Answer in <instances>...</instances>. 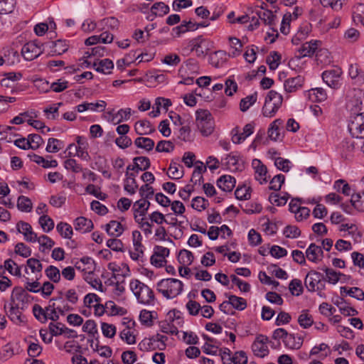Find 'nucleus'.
<instances>
[{
    "label": "nucleus",
    "mask_w": 364,
    "mask_h": 364,
    "mask_svg": "<svg viewBox=\"0 0 364 364\" xmlns=\"http://www.w3.org/2000/svg\"><path fill=\"white\" fill-rule=\"evenodd\" d=\"M183 287V282L173 278L163 279L157 283V290L168 299L178 296L182 292Z\"/></svg>",
    "instance_id": "nucleus-1"
},
{
    "label": "nucleus",
    "mask_w": 364,
    "mask_h": 364,
    "mask_svg": "<svg viewBox=\"0 0 364 364\" xmlns=\"http://www.w3.org/2000/svg\"><path fill=\"white\" fill-rule=\"evenodd\" d=\"M130 289L136 297L138 302L144 305H154V294L147 285L137 279L131 281Z\"/></svg>",
    "instance_id": "nucleus-2"
},
{
    "label": "nucleus",
    "mask_w": 364,
    "mask_h": 364,
    "mask_svg": "<svg viewBox=\"0 0 364 364\" xmlns=\"http://www.w3.org/2000/svg\"><path fill=\"white\" fill-rule=\"evenodd\" d=\"M283 97L281 94L274 90H270L264 101V105L262 107V114L266 117H272L274 116L277 110L282 106Z\"/></svg>",
    "instance_id": "nucleus-3"
},
{
    "label": "nucleus",
    "mask_w": 364,
    "mask_h": 364,
    "mask_svg": "<svg viewBox=\"0 0 364 364\" xmlns=\"http://www.w3.org/2000/svg\"><path fill=\"white\" fill-rule=\"evenodd\" d=\"M346 108L350 114L361 112L364 92L360 88H349L346 92Z\"/></svg>",
    "instance_id": "nucleus-4"
},
{
    "label": "nucleus",
    "mask_w": 364,
    "mask_h": 364,
    "mask_svg": "<svg viewBox=\"0 0 364 364\" xmlns=\"http://www.w3.org/2000/svg\"><path fill=\"white\" fill-rule=\"evenodd\" d=\"M348 129L352 136L364 138V112L350 114Z\"/></svg>",
    "instance_id": "nucleus-5"
},
{
    "label": "nucleus",
    "mask_w": 364,
    "mask_h": 364,
    "mask_svg": "<svg viewBox=\"0 0 364 364\" xmlns=\"http://www.w3.org/2000/svg\"><path fill=\"white\" fill-rule=\"evenodd\" d=\"M342 73L343 71L341 68L335 67L323 72L322 79L330 87L338 89L341 85V77Z\"/></svg>",
    "instance_id": "nucleus-6"
},
{
    "label": "nucleus",
    "mask_w": 364,
    "mask_h": 364,
    "mask_svg": "<svg viewBox=\"0 0 364 364\" xmlns=\"http://www.w3.org/2000/svg\"><path fill=\"white\" fill-rule=\"evenodd\" d=\"M43 53V44L38 41H33L26 43L22 49L21 54L26 60L31 61L38 58Z\"/></svg>",
    "instance_id": "nucleus-7"
},
{
    "label": "nucleus",
    "mask_w": 364,
    "mask_h": 364,
    "mask_svg": "<svg viewBox=\"0 0 364 364\" xmlns=\"http://www.w3.org/2000/svg\"><path fill=\"white\" fill-rule=\"evenodd\" d=\"M323 279L324 277L321 273L315 270H311L306 276L304 284L309 291H315L321 289L319 284Z\"/></svg>",
    "instance_id": "nucleus-8"
},
{
    "label": "nucleus",
    "mask_w": 364,
    "mask_h": 364,
    "mask_svg": "<svg viewBox=\"0 0 364 364\" xmlns=\"http://www.w3.org/2000/svg\"><path fill=\"white\" fill-rule=\"evenodd\" d=\"M267 340V337L263 335H259L253 342L252 345V350L256 356L264 358L268 354L269 350L266 344Z\"/></svg>",
    "instance_id": "nucleus-9"
},
{
    "label": "nucleus",
    "mask_w": 364,
    "mask_h": 364,
    "mask_svg": "<svg viewBox=\"0 0 364 364\" xmlns=\"http://www.w3.org/2000/svg\"><path fill=\"white\" fill-rule=\"evenodd\" d=\"M17 231L22 233L24 239L27 242H36L37 241V234L33 231L31 225L23 221H19L16 224Z\"/></svg>",
    "instance_id": "nucleus-10"
},
{
    "label": "nucleus",
    "mask_w": 364,
    "mask_h": 364,
    "mask_svg": "<svg viewBox=\"0 0 364 364\" xmlns=\"http://www.w3.org/2000/svg\"><path fill=\"white\" fill-rule=\"evenodd\" d=\"M189 47L192 51L196 52L198 57L203 56L208 50V41L202 36L192 39L189 42Z\"/></svg>",
    "instance_id": "nucleus-11"
},
{
    "label": "nucleus",
    "mask_w": 364,
    "mask_h": 364,
    "mask_svg": "<svg viewBox=\"0 0 364 364\" xmlns=\"http://www.w3.org/2000/svg\"><path fill=\"white\" fill-rule=\"evenodd\" d=\"M321 43L320 41L316 40H311L309 42L304 43L298 50V58H301L307 56L311 57L315 53Z\"/></svg>",
    "instance_id": "nucleus-12"
},
{
    "label": "nucleus",
    "mask_w": 364,
    "mask_h": 364,
    "mask_svg": "<svg viewBox=\"0 0 364 364\" xmlns=\"http://www.w3.org/2000/svg\"><path fill=\"white\" fill-rule=\"evenodd\" d=\"M225 161L228 168L231 171H241L244 168V161L237 154H229Z\"/></svg>",
    "instance_id": "nucleus-13"
},
{
    "label": "nucleus",
    "mask_w": 364,
    "mask_h": 364,
    "mask_svg": "<svg viewBox=\"0 0 364 364\" xmlns=\"http://www.w3.org/2000/svg\"><path fill=\"white\" fill-rule=\"evenodd\" d=\"M252 166L255 169V178L259 181L260 184H263L267 181V168L259 159H254Z\"/></svg>",
    "instance_id": "nucleus-14"
},
{
    "label": "nucleus",
    "mask_w": 364,
    "mask_h": 364,
    "mask_svg": "<svg viewBox=\"0 0 364 364\" xmlns=\"http://www.w3.org/2000/svg\"><path fill=\"white\" fill-rule=\"evenodd\" d=\"M24 306H21L20 304L13 302L9 304V310L6 311V314L9 319L14 323H19L22 321L21 314L22 310Z\"/></svg>",
    "instance_id": "nucleus-15"
},
{
    "label": "nucleus",
    "mask_w": 364,
    "mask_h": 364,
    "mask_svg": "<svg viewBox=\"0 0 364 364\" xmlns=\"http://www.w3.org/2000/svg\"><path fill=\"white\" fill-rule=\"evenodd\" d=\"M303 83L304 77L301 75H297L285 80L284 88L287 92H294L302 87Z\"/></svg>",
    "instance_id": "nucleus-16"
},
{
    "label": "nucleus",
    "mask_w": 364,
    "mask_h": 364,
    "mask_svg": "<svg viewBox=\"0 0 364 364\" xmlns=\"http://www.w3.org/2000/svg\"><path fill=\"white\" fill-rule=\"evenodd\" d=\"M236 184L235 178L230 175L221 176L217 180V186L225 192H230L235 188Z\"/></svg>",
    "instance_id": "nucleus-17"
},
{
    "label": "nucleus",
    "mask_w": 364,
    "mask_h": 364,
    "mask_svg": "<svg viewBox=\"0 0 364 364\" xmlns=\"http://www.w3.org/2000/svg\"><path fill=\"white\" fill-rule=\"evenodd\" d=\"M306 257L312 262H318L323 257V250L321 246L316 245L314 243L310 244L306 250Z\"/></svg>",
    "instance_id": "nucleus-18"
},
{
    "label": "nucleus",
    "mask_w": 364,
    "mask_h": 364,
    "mask_svg": "<svg viewBox=\"0 0 364 364\" xmlns=\"http://www.w3.org/2000/svg\"><path fill=\"white\" fill-rule=\"evenodd\" d=\"M75 268L85 273L90 274L95 270V261L90 257H83L80 261L75 262Z\"/></svg>",
    "instance_id": "nucleus-19"
},
{
    "label": "nucleus",
    "mask_w": 364,
    "mask_h": 364,
    "mask_svg": "<svg viewBox=\"0 0 364 364\" xmlns=\"http://www.w3.org/2000/svg\"><path fill=\"white\" fill-rule=\"evenodd\" d=\"M28 296L29 295L23 288L20 287H16L12 291L11 302L18 303L21 306H24L25 304L28 302Z\"/></svg>",
    "instance_id": "nucleus-20"
},
{
    "label": "nucleus",
    "mask_w": 364,
    "mask_h": 364,
    "mask_svg": "<svg viewBox=\"0 0 364 364\" xmlns=\"http://www.w3.org/2000/svg\"><path fill=\"white\" fill-rule=\"evenodd\" d=\"M74 227L75 230L82 233L90 232L93 228V223L91 220L85 217H78L74 221Z\"/></svg>",
    "instance_id": "nucleus-21"
},
{
    "label": "nucleus",
    "mask_w": 364,
    "mask_h": 364,
    "mask_svg": "<svg viewBox=\"0 0 364 364\" xmlns=\"http://www.w3.org/2000/svg\"><path fill=\"white\" fill-rule=\"evenodd\" d=\"M134 129L136 133L139 135L151 134L155 131L151 122L146 119L136 122L134 124Z\"/></svg>",
    "instance_id": "nucleus-22"
},
{
    "label": "nucleus",
    "mask_w": 364,
    "mask_h": 364,
    "mask_svg": "<svg viewBox=\"0 0 364 364\" xmlns=\"http://www.w3.org/2000/svg\"><path fill=\"white\" fill-rule=\"evenodd\" d=\"M68 82L63 79H59L51 84H49L48 81H43V85H46L49 88L44 90V92H48L52 90L55 92H60L64 91L68 87Z\"/></svg>",
    "instance_id": "nucleus-23"
},
{
    "label": "nucleus",
    "mask_w": 364,
    "mask_h": 364,
    "mask_svg": "<svg viewBox=\"0 0 364 364\" xmlns=\"http://www.w3.org/2000/svg\"><path fill=\"white\" fill-rule=\"evenodd\" d=\"M183 174V166L179 163L171 161L168 167V177L173 180H178L181 178Z\"/></svg>",
    "instance_id": "nucleus-24"
},
{
    "label": "nucleus",
    "mask_w": 364,
    "mask_h": 364,
    "mask_svg": "<svg viewBox=\"0 0 364 364\" xmlns=\"http://www.w3.org/2000/svg\"><path fill=\"white\" fill-rule=\"evenodd\" d=\"M341 294L342 296H350L358 300H364V291L358 287H341Z\"/></svg>",
    "instance_id": "nucleus-25"
},
{
    "label": "nucleus",
    "mask_w": 364,
    "mask_h": 364,
    "mask_svg": "<svg viewBox=\"0 0 364 364\" xmlns=\"http://www.w3.org/2000/svg\"><path fill=\"white\" fill-rule=\"evenodd\" d=\"M229 44H230V51L228 53V56L235 58L241 54L242 44L240 40L235 37H229L228 38Z\"/></svg>",
    "instance_id": "nucleus-26"
},
{
    "label": "nucleus",
    "mask_w": 364,
    "mask_h": 364,
    "mask_svg": "<svg viewBox=\"0 0 364 364\" xmlns=\"http://www.w3.org/2000/svg\"><path fill=\"white\" fill-rule=\"evenodd\" d=\"M68 44L65 40H58L52 43L50 54L51 55H60L65 53L68 49Z\"/></svg>",
    "instance_id": "nucleus-27"
},
{
    "label": "nucleus",
    "mask_w": 364,
    "mask_h": 364,
    "mask_svg": "<svg viewBox=\"0 0 364 364\" xmlns=\"http://www.w3.org/2000/svg\"><path fill=\"white\" fill-rule=\"evenodd\" d=\"M284 346L289 349H299L303 344V338L301 336L296 337L294 334L288 333L284 341Z\"/></svg>",
    "instance_id": "nucleus-28"
},
{
    "label": "nucleus",
    "mask_w": 364,
    "mask_h": 364,
    "mask_svg": "<svg viewBox=\"0 0 364 364\" xmlns=\"http://www.w3.org/2000/svg\"><path fill=\"white\" fill-rule=\"evenodd\" d=\"M105 230L110 236L118 237L124 232L122 225L117 220H111L105 225Z\"/></svg>",
    "instance_id": "nucleus-29"
},
{
    "label": "nucleus",
    "mask_w": 364,
    "mask_h": 364,
    "mask_svg": "<svg viewBox=\"0 0 364 364\" xmlns=\"http://www.w3.org/2000/svg\"><path fill=\"white\" fill-rule=\"evenodd\" d=\"M134 165L132 168V171H136V173L139 171H145L150 167L151 163L148 157L146 156H137L133 159Z\"/></svg>",
    "instance_id": "nucleus-30"
},
{
    "label": "nucleus",
    "mask_w": 364,
    "mask_h": 364,
    "mask_svg": "<svg viewBox=\"0 0 364 364\" xmlns=\"http://www.w3.org/2000/svg\"><path fill=\"white\" fill-rule=\"evenodd\" d=\"M93 68L97 72L109 74L111 70L114 68V63L111 60L105 58L98 63H94Z\"/></svg>",
    "instance_id": "nucleus-31"
},
{
    "label": "nucleus",
    "mask_w": 364,
    "mask_h": 364,
    "mask_svg": "<svg viewBox=\"0 0 364 364\" xmlns=\"http://www.w3.org/2000/svg\"><path fill=\"white\" fill-rule=\"evenodd\" d=\"M226 55L227 53L224 50L216 51L210 56V63L215 68L222 67L225 63Z\"/></svg>",
    "instance_id": "nucleus-32"
},
{
    "label": "nucleus",
    "mask_w": 364,
    "mask_h": 364,
    "mask_svg": "<svg viewBox=\"0 0 364 364\" xmlns=\"http://www.w3.org/2000/svg\"><path fill=\"white\" fill-rule=\"evenodd\" d=\"M135 177V173H129V172L126 173L124 190L131 195L134 194L136 188H138Z\"/></svg>",
    "instance_id": "nucleus-33"
},
{
    "label": "nucleus",
    "mask_w": 364,
    "mask_h": 364,
    "mask_svg": "<svg viewBox=\"0 0 364 364\" xmlns=\"http://www.w3.org/2000/svg\"><path fill=\"white\" fill-rule=\"evenodd\" d=\"M150 206V203L145 199H140L136 201L133 205L134 215L136 213L139 216L144 217Z\"/></svg>",
    "instance_id": "nucleus-34"
},
{
    "label": "nucleus",
    "mask_w": 364,
    "mask_h": 364,
    "mask_svg": "<svg viewBox=\"0 0 364 364\" xmlns=\"http://www.w3.org/2000/svg\"><path fill=\"white\" fill-rule=\"evenodd\" d=\"M334 304L338 307L340 312L345 316H355L358 314V311L348 306L343 299L337 300Z\"/></svg>",
    "instance_id": "nucleus-35"
},
{
    "label": "nucleus",
    "mask_w": 364,
    "mask_h": 364,
    "mask_svg": "<svg viewBox=\"0 0 364 364\" xmlns=\"http://www.w3.org/2000/svg\"><path fill=\"white\" fill-rule=\"evenodd\" d=\"M131 108L120 109L117 113L112 115V122L117 124L123 121H127L131 117Z\"/></svg>",
    "instance_id": "nucleus-36"
},
{
    "label": "nucleus",
    "mask_w": 364,
    "mask_h": 364,
    "mask_svg": "<svg viewBox=\"0 0 364 364\" xmlns=\"http://www.w3.org/2000/svg\"><path fill=\"white\" fill-rule=\"evenodd\" d=\"M156 312L143 309L140 311L139 320L141 324L146 326L153 325V320L156 318Z\"/></svg>",
    "instance_id": "nucleus-37"
},
{
    "label": "nucleus",
    "mask_w": 364,
    "mask_h": 364,
    "mask_svg": "<svg viewBox=\"0 0 364 364\" xmlns=\"http://www.w3.org/2000/svg\"><path fill=\"white\" fill-rule=\"evenodd\" d=\"M226 296L229 299V303H230V305L233 309L238 311H242L246 309L247 301L245 299L235 295L228 296V294H226Z\"/></svg>",
    "instance_id": "nucleus-38"
},
{
    "label": "nucleus",
    "mask_w": 364,
    "mask_h": 364,
    "mask_svg": "<svg viewBox=\"0 0 364 364\" xmlns=\"http://www.w3.org/2000/svg\"><path fill=\"white\" fill-rule=\"evenodd\" d=\"M353 21L356 24H362L364 22V4H356L353 11Z\"/></svg>",
    "instance_id": "nucleus-39"
},
{
    "label": "nucleus",
    "mask_w": 364,
    "mask_h": 364,
    "mask_svg": "<svg viewBox=\"0 0 364 364\" xmlns=\"http://www.w3.org/2000/svg\"><path fill=\"white\" fill-rule=\"evenodd\" d=\"M134 144L137 148L145 149L146 151H151L154 146V141L148 137H138L134 141Z\"/></svg>",
    "instance_id": "nucleus-40"
},
{
    "label": "nucleus",
    "mask_w": 364,
    "mask_h": 364,
    "mask_svg": "<svg viewBox=\"0 0 364 364\" xmlns=\"http://www.w3.org/2000/svg\"><path fill=\"white\" fill-rule=\"evenodd\" d=\"M194 257L193 253L187 250H180L178 255V261L183 266H188L193 262Z\"/></svg>",
    "instance_id": "nucleus-41"
},
{
    "label": "nucleus",
    "mask_w": 364,
    "mask_h": 364,
    "mask_svg": "<svg viewBox=\"0 0 364 364\" xmlns=\"http://www.w3.org/2000/svg\"><path fill=\"white\" fill-rule=\"evenodd\" d=\"M151 11L154 17L156 16H163L169 12L170 9L169 6L164 2H156L151 6Z\"/></svg>",
    "instance_id": "nucleus-42"
},
{
    "label": "nucleus",
    "mask_w": 364,
    "mask_h": 364,
    "mask_svg": "<svg viewBox=\"0 0 364 364\" xmlns=\"http://www.w3.org/2000/svg\"><path fill=\"white\" fill-rule=\"evenodd\" d=\"M298 323L301 327L304 328H308L314 323L312 316L309 313L308 311H302L301 314L298 317Z\"/></svg>",
    "instance_id": "nucleus-43"
},
{
    "label": "nucleus",
    "mask_w": 364,
    "mask_h": 364,
    "mask_svg": "<svg viewBox=\"0 0 364 364\" xmlns=\"http://www.w3.org/2000/svg\"><path fill=\"white\" fill-rule=\"evenodd\" d=\"M64 147V142L55 138H50L46 148L49 153H56Z\"/></svg>",
    "instance_id": "nucleus-44"
},
{
    "label": "nucleus",
    "mask_w": 364,
    "mask_h": 364,
    "mask_svg": "<svg viewBox=\"0 0 364 364\" xmlns=\"http://www.w3.org/2000/svg\"><path fill=\"white\" fill-rule=\"evenodd\" d=\"M4 268L12 275L21 277V267L13 259H8L4 262Z\"/></svg>",
    "instance_id": "nucleus-45"
},
{
    "label": "nucleus",
    "mask_w": 364,
    "mask_h": 364,
    "mask_svg": "<svg viewBox=\"0 0 364 364\" xmlns=\"http://www.w3.org/2000/svg\"><path fill=\"white\" fill-rule=\"evenodd\" d=\"M17 208L22 212L29 213L32 210V202L28 197L21 196L17 200Z\"/></svg>",
    "instance_id": "nucleus-46"
},
{
    "label": "nucleus",
    "mask_w": 364,
    "mask_h": 364,
    "mask_svg": "<svg viewBox=\"0 0 364 364\" xmlns=\"http://www.w3.org/2000/svg\"><path fill=\"white\" fill-rule=\"evenodd\" d=\"M56 230L63 237L67 239H70L73 233L71 225L63 222H60L57 225Z\"/></svg>",
    "instance_id": "nucleus-47"
},
{
    "label": "nucleus",
    "mask_w": 364,
    "mask_h": 364,
    "mask_svg": "<svg viewBox=\"0 0 364 364\" xmlns=\"http://www.w3.org/2000/svg\"><path fill=\"white\" fill-rule=\"evenodd\" d=\"M323 270L326 273V277L323 279L332 284H336L339 281L340 277L343 275L341 272H336L333 269L324 268Z\"/></svg>",
    "instance_id": "nucleus-48"
},
{
    "label": "nucleus",
    "mask_w": 364,
    "mask_h": 364,
    "mask_svg": "<svg viewBox=\"0 0 364 364\" xmlns=\"http://www.w3.org/2000/svg\"><path fill=\"white\" fill-rule=\"evenodd\" d=\"M45 274L47 276V277L53 282L58 283L60 280V270L58 267L55 266H48L45 270Z\"/></svg>",
    "instance_id": "nucleus-49"
},
{
    "label": "nucleus",
    "mask_w": 364,
    "mask_h": 364,
    "mask_svg": "<svg viewBox=\"0 0 364 364\" xmlns=\"http://www.w3.org/2000/svg\"><path fill=\"white\" fill-rule=\"evenodd\" d=\"M36 242L39 243V249L42 252H44L46 250L51 249L55 245V242L46 235H42L38 237H37Z\"/></svg>",
    "instance_id": "nucleus-50"
},
{
    "label": "nucleus",
    "mask_w": 364,
    "mask_h": 364,
    "mask_svg": "<svg viewBox=\"0 0 364 364\" xmlns=\"http://www.w3.org/2000/svg\"><path fill=\"white\" fill-rule=\"evenodd\" d=\"M38 223L43 229V232H49L54 228V222L53 219H51L47 215H43L39 218Z\"/></svg>",
    "instance_id": "nucleus-51"
},
{
    "label": "nucleus",
    "mask_w": 364,
    "mask_h": 364,
    "mask_svg": "<svg viewBox=\"0 0 364 364\" xmlns=\"http://www.w3.org/2000/svg\"><path fill=\"white\" fill-rule=\"evenodd\" d=\"M259 18L265 24L272 26L274 24L276 16L269 10L260 11L257 13Z\"/></svg>",
    "instance_id": "nucleus-52"
},
{
    "label": "nucleus",
    "mask_w": 364,
    "mask_h": 364,
    "mask_svg": "<svg viewBox=\"0 0 364 364\" xmlns=\"http://www.w3.org/2000/svg\"><path fill=\"white\" fill-rule=\"evenodd\" d=\"M333 188L337 191L341 192L345 196H350L353 192L351 187L348 183H345L344 180L339 179L335 181L333 184Z\"/></svg>",
    "instance_id": "nucleus-53"
},
{
    "label": "nucleus",
    "mask_w": 364,
    "mask_h": 364,
    "mask_svg": "<svg viewBox=\"0 0 364 364\" xmlns=\"http://www.w3.org/2000/svg\"><path fill=\"white\" fill-rule=\"evenodd\" d=\"M257 98V93H255L242 99L240 103V110L242 112H246L252 105L256 102Z\"/></svg>",
    "instance_id": "nucleus-54"
},
{
    "label": "nucleus",
    "mask_w": 364,
    "mask_h": 364,
    "mask_svg": "<svg viewBox=\"0 0 364 364\" xmlns=\"http://www.w3.org/2000/svg\"><path fill=\"white\" fill-rule=\"evenodd\" d=\"M201 133L204 136L210 135L214 130V120L210 119L197 124Z\"/></svg>",
    "instance_id": "nucleus-55"
},
{
    "label": "nucleus",
    "mask_w": 364,
    "mask_h": 364,
    "mask_svg": "<svg viewBox=\"0 0 364 364\" xmlns=\"http://www.w3.org/2000/svg\"><path fill=\"white\" fill-rule=\"evenodd\" d=\"M284 181L285 177L283 174L276 175L269 182V189L275 191H279Z\"/></svg>",
    "instance_id": "nucleus-56"
},
{
    "label": "nucleus",
    "mask_w": 364,
    "mask_h": 364,
    "mask_svg": "<svg viewBox=\"0 0 364 364\" xmlns=\"http://www.w3.org/2000/svg\"><path fill=\"white\" fill-rule=\"evenodd\" d=\"M14 252L24 258H27L31 255V248L23 242H18L15 246Z\"/></svg>",
    "instance_id": "nucleus-57"
},
{
    "label": "nucleus",
    "mask_w": 364,
    "mask_h": 364,
    "mask_svg": "<svg viewBox=\"0 0 364 364\" xmlns=\"http://www.w3.org/2000/svg\"><path fill=\"white\" fill-rule=\"evenodd\" d=\"M262 210V206L257 202L247 203L242 210L247 214L259 213Z\"/></svg>",
    "instance_id": "nucleus-58"
},
{
    "label": "nucleus",
    "mask_w": 364,
    "mask_h": 364,
    "mask_svg": "<svg viewBox=\"0 0 364 364\" xmlns=\"http://www.w3.org/2000/svg\"><path fill=\"white\" fill-rule=\"evenodd\" d=\"M174 147L175 146L171 141L162 140L157 144L156 151L157 152L169 153L173 151Z\"/></svg>",
    "instance_id": "nucleus-59"
},
{
    "label": "nucleus",
    "mask_w": 364,
    "mask_h": 364,
    "mask_svg": "<svg viewBox=\"0 0 364 364\" xmlns=\"http://www.w3.org/2000/svg\"><path fill=\"white\" fill-rule=\"evenodd\" d=\"M250 188L246 186L237 187L235 195L238 200H248L250 198Z\"/></svg>",
    "instance_id": "nucleus-60"
},
{
    "label": "nucleus",
    "mask_w": 364,
    "mask_h": 364,
    "mask_svg": "<svg viewBox=\"0 0 364 364\" xmlns=\"http://www.w3.org/2000/svg\"><path fill=\"white\" fill-rule=\"evenodd\" d=\"M274 165L279 170L288 172L291 168V161L282 157H277L274 159Z\"/></svg>",
    "instance_id": "nucleus-61"
},
{
    "label": "nucleus",
    "mask_w": 364,
    "mask_h": 364,
    "mask_svg": "<svg viewBox=\"0 0 364 364\" xmlns=\"http://www.w3.org/2000/svg\"><path fill=\"white\" fill-rule=\"evenodd\" d=\"M232 141L234 144H239L243 142L248 136H245L244 132H240V128L236 127L231 131Z\"/></svg>",
    "instance_id": "nucleus-62"
},
{
    "label": "nucleus",
    "mask_w": 364,
    "mask_h": 364,
    "mask_svg": "<svg viewBox=\"0 0 364 364\" xmlns=\"http://www.w3.org/2000/svg\"><path fill=\"white\" fill-rule=\"evenodd\" d=\"M208 204V200L204 198L197 196L193 198L191 206L193 209L201 211L206 208Z\"/></svg>",
    "instance_id": "nucleus-63"
},
{
    "label": "nucleus",
    "mask_w": 364,
    "mask_h": 364,
    "mask_svg": "<svg viewBox=\"0 0 364 364\" xmlns=\"http://www.w3.org/2000/svg\"><path fill=\"white\" fill-rule=\"evenodd\" d=\"M232 364H247V356L245 351H237L232 355Z\"/></svg>",
    "instance_id": "nucleus-64"
}]
</instances>
